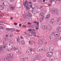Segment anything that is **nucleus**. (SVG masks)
Masks as SVG:
<instances>
[{"label":"nucleus","instance_id":"1","mask_svg":"<svg viewBox=\"0 0 61 61\" xmlns=\"http://www.w3.org/2000/svg\"><path fill=\"white\" fill-rule=\"evenodd\" d=\"M57 24L60 25L61 23V17H59L57 18Z\"/></svg>","mask_w":61,"mask_h":61},{"label":"nucleus","instance_id":"2","mask_svg":"<svg viewBox=\"0 0 61 61\" xmlns=\"http://www.w3.org/2000/svg\"><path fill=\"white\" fill-rule=\"evenodd\" d=\"M53 52H49L47 54V56L48 57H50L53 55Z\"/></svg>","mask_w":61,"mask_h":61},{"label":"nucleus","instance_id":"3","mask_svg":"<svg viewBox=\"0 0 61 61\" xmlns=\"http://www.w3.org/2000/svg\"><path fill=\"white\" fill-rule=\"evenodd\" d=\"M26 53L27 54L29 55H31L32 54V52L30 50H28L26 51Z\"/></svg>","mask_w":61,"mask_h":61},{"label":"nucleus","instance_id":"4","mask_svg":"<svg viewBox=\"0 0 61 61\" xmlns=\"http://www.w3.org/2000/svg\"><path fill=\"white\" fill-rule=\"evenodd\" d=\"M42 50H43V49H42V47L41 46H40L38 47L37 49V51L38 52H40V51H41Z\"/></svg>","mask_w":61,"mask_h":61},{"label":"nucleus","instance_id":"5","mask_svg":"<svg viewBox=\"0 0 61 61\" xmlns=\"http://www.w3.org/2000/svg\"><path fill=\"white\" fill-rule=\"evenodd\" d=\"M49 50L50 51H53L54 50V48L53 46H51L49 48Z\"/></svg>","mask_w":61,"mask_h":61},{"label":"nucleus","instance_id":"6","mask_svg":"<svg viewBox=\"0 0 61 61\" xmlns=\"http://www.w3.org/2000/svg\"><path fill=\"white\" fill-rule=\"evenodd\" d=\"M57 31L59 32H61V27H58L57 28Z\"/></svg>","mask_w":61,"mask_h":61},{"label":"nucleus","instance_id":"7","mask_svg":"<svg viewBox=\"0 0 61 61\" xmlns=\"http://www.w3.org/2000/svg\"><path fill=\"white\" fill-rule=\"evenodd\" d=\"M47 29L48 30H51V26L49 25L47 26Z\"/></svg>","mask_w":61,"mask_h":61},{"label":"nucleus","instance_id":"8","mask_svg":"<svg viewBox=\"0 0 61 61\" xmlns=\"http://www.w3.org/2000/svg\"><path fill=\"white\" fill-rule=\"evenodd\" d=\"M50 58H51V60H52V61H53V60H55V58L54 56H52L49 59H50Z\"/></svg>","mask_w":61,"mask_h":61},{"label":"nucleus","instance_id":"9","mask_svg":"<svg viewBox=\"0 0 61 61\" xmlns=\"http://www.w3.org/2000/svg\"><path fill=\"white\" fill-rule=\"evenodd\" d=\"M55 23V20H50V23L51 24H53Z\"/></svg>","mask_w":61,"mask_h":61},{"label":"nucleus","instance_id":"10","mask_svg":"<svg viewBox=\"0 0 61 61\" xmlns=\"http://www.w3.org/2000/svg\"><path fill=\"white\" fill-rule=\"evenodd\" d=\"M43 41H40V42H39V45H40V46H41L43 44Z\"/></svg>","mask_w":61,"mask_h":61},{"label":"nucleus","instance_id":"11","mask_svg":"<svg viewBox=\"0 0 61 61\" xmlns=\"http://www.w3.org/2000/svg\"><path fill=\"white\" fill-rule=\"evenodd\" d=\"M50 14L48 15L46 17V19H48V18H49L50 17Z\"/></svg>","mask_w":61,"mask_h":61},{"label":"nucleus","instance_id":"12","mask_svg":"<svg viewBox=\"0 0 61 61\" xmlns=\"http://www.w3.org/2000/svg\"><path fill=\"white\" fill-rule=\"evenodd\" d=\"M8 5V2H6L5 3L4 5L5 6H7Z\"/></svg>","mask_w":61,"mask_h":61},{"label":"nucleus","instance_id":"13","mask_svg":"<svg viewBox=\"0 0 61 61\" xmlns=\"http://www.w3.org/2000/svg\"><path fill=\"white\" fill-rule=\"evenodd\" d=\"M14 50H19V48H18L17 47L16 49V48L14 47L13 49Z\"/></svg>","mask_w":61,"mask_h":61},{"label":"nucleus","instance_id":"14","mask_svg":"<svg viewBox=\"0 0 61 61\" xmlns=\"http://www.w3.org/2000/svg\"><path fill=\"white\" fill-rule=\"evenodd\" d=\"M21 44L22 45H25V42L24 41H22L21 42Z\"/></svg>","mask_w":61,"mask_h":61},{"label":"nucleus","instance_id":"15","mask_svg":"<svg viewBox=\"0 0 61 61\" xmlns=\"http://www.w3.org/2000/svg\"><path fill=\"white\" fill-rule=\"evenodd\" d=\"M47 27L46 26H43V28H44V29H46Z\"/></svg>","mask_w":61,"mask_h":61},{"label":"nucleus","instance_id":"16","mask_svg":"<svg viewBox=\"0 0 61 61\" xmlns=\"http://www.w3.org/2000/svg\"><path fill=\"white\" fill-rule=\"evenodd\" d=\"M17 42H19V36H18L17 38Z\"/></svg>","mask_w":61,"mask_h":61},{"label":"nucleus","instance_id":"17","mask_svg":"<svg viewBox=\"0 0 61 61\" xmlns=\"http://www.w3.org/2000/svg\"><path fill=\"white\" fill-rule=\"evenodd\" d=\"M25 18H28V15L27 14V15H25Z\"/></svg>","mask_w":61,"mask_h":61},{"label":"nucleus","instance_id":"18","mask_svg":"<svg viewBox=\"0 0 61 61\" xmlns=\"http://www.w3.org/2000/svg\"><path fill=\"white\" fill-rule=\"evenodd\" d=\"M36 58L38 60H39V59H40V58H39L37 56H36Z\"/></svg>","mask_w":61,"mask_h":61},{"label":"nucleus","instance_id":"19","mask_svg":"<svg viewBox=\"0 0 61 61\" xmlns=\"http://www.w3.org/2000/svg\"><path fill=\"white\" fill-rule=\"evenodd\" d=\"M35 6H36V7H34V8H35V9H36V7L37 8H38V7H37V6H38L37 4H35Z\"/></svg>","mask_w":61,"mask_h":61},{"label":"nucleus","instance_id":"20","mask_svg":"<svg viewBox=\"0 0 61 61\" xmlns=\"http://www.w3.org/2000/svg\"><path fill=\"white\" fill-rule=\"evenodd\" d=\"M42 0H38V2L39 3H42Z\"/></svg>","mask_w":61,"mask_h":61},{"label":"nucleus","instance_id":"21","mask_svg":"<svg viewBox=\"0 0 61 61\" xmlns=\"http://www.w3.org/2000/svg\"><path fill=\"white\" fill-rule=\"evenodd\" d=\"M40 18L44 20L45 19V17L44 16H42Z\"/></svg>","mask_w":61,"mask_h":61},{"label":"nucleus","instance_id":"22","mask_svg":"<svg viewBox=\"0 0 61 61\" xmlns=\"http://www.w3.org/2000/svg\"><path fill=\"white\" fill-rule=\"evenodd\" d=\"M29 16L30 17H32V14H31V13H30L29 14Z\"/></svg>","mask_w":61,"mask_h":61},{"label":"nucleus","instance_id":"23","mask_svg":"<svg viewBox=\"0 0 61 61\" xmlns=\"http://www.w3.org/2000/svg\"><path fill=\"white\" fill-rule=\"evenodd\" d=\"M9 56H10V57H12V56H13V54H9Z\"/></svg>","mask_w":61,"mask_h":61},{"label":"nucleus","instance_id":"24","mask_svg":"<svg viewBox=\"0 0 61 61\" xmlns=\"http://www.w3.org/2000/svg\"><path fill=\"white\" fill-rule=\"evenodd\" d=\"M31 61H36V60H35V59L34 58H32L31 59Z\"/></svg>","mask_w":61,"mask_h":61},{"label":"nucleus","instance_id":"25","mask_svg":"<svg viewBox=\"0 0 61 61\" xmlns=\"http://www.w3.org/2000/svg\"><path fill=\"white\" fill-rule=\"evenodd\" d=\"M33 44H34V42L33 41H31L30 42V45H33Z\"/></svg>","mask_w":61,"mask_h":61},{"label":"nucleus","instance_id":"26","mask_svg":"<svg viewBox=\"0 0 61 61\" xmlns=\"http://www.w3.org/2000/svg\"><path fill=\"white\" fill-rule=\"evenodd\" d=\"M40 15L41 16H43L44 15V13L43 12H41L40 13Z\"/></svg>","mask_w":61,"mask_h":61},{"label":"nucleus","instance_id":"27","mask_svg":"<svg viewBox=\"0 0 61 61\" xmlns=\"http://www.w3.org/2000/svg\"><path fill=\"white\" fill-rule=\"evenodd\" d=\"M29 36H33V34H32L30 32Z\"/></svg>","mask_w":61,"mask_h":61},{"label":"nucleus","instance_id":"28","mask_svg":"<svg viewBox=\"0 0 61 61\" xmlns=\"http://www.w3.org/2000/svg\"><path fill=\"white\" fill-rule=\"evenodd\" d=\"M28 3V1H27V0H26L25 1V5H26Z\"/></svg>","mask_w":61,"mask_h":61},{"label":"nucleus","instance_id":"29","mask_svg":"<svg viewBox=\"0 0 61 61\" xmlns=\"http://www.w3.org/2000/svg\"><path fill=\"white\" fill-rule=\"evenodd\" d=\"M11 30V31H15V30L14 29H12Z\"/></svg>","mask_w":61,"mask_h":61},{"label":"nucleus","instance_id":"30","mask_svg":"<svg viewBox=\"0 0 61 61\" xmlns=\"http://www.w3.org/2000/svg\"><path fill=\"white\" fill-rule=\"evenodd\" d=\"M51 12V13H52L53 14V13H54V12H55L54 11V10H52Z\"/></svg>","mask_w":61,"mask_h":61},{"label":"nucleus","instance_id":"31","mask_svg":"<svg viewBox=\"0 0 61 61\" xmlns=\"http://www.w3.org/2000/svg\"><path fill=\"white\" fill-rule=\"evenodd\" d=\"M7 57H8V60H9V59H12V58H11L9 56H8Z\"/></svg>","mask_w":61,"mask_h":61},{"label":"nucleus","instance_id":"32","mask_svg":"<svg viewBox=\"0 0 61 61\" xmlns=\"http://www.w3.org/2000/svg\"><path fill=\"white\" fill-rule=\"evenodd\" d=\"M30 27H32V28H34L35 27V25H31Z\"/></svg>","mask_w":61,"mask_h":61},{"label":"nucleus","instance_id":"33","mask_svg":"<svg viewBox=\"0 0 61 61\" xmlns=\"http://www.w3.org/2000/svg\"><path fill=\"white\" fill-rule=\"evenodd\" d=\"M10 9H11V10H13L14 9V8H13V7L10 6Z\"/></svg>","mask_w":61,"mask_h":61},{"label":"nucleus","instance_id":"34","mask_svg":"<svg viewBox=\"0 0 61 61\" xmlns=\"http://www.w3.org/2000/svg\"><path fill=\"white\" fill-rule=\"evenodd\" d=\"M44 20H43L42 19H41V18H40V22H43Z\"/></svg>","mask_w":61,"mask_h":61},{"label":"nucleus","instance_id":"35","mask_svg":"<svg viewBox=\"0 0 61 61\" xmlns=\"http://www.w3.org/2000/svg\"><path fill=\"white\" fill-rule=\"evenodd\" d=\"M10 50H12L13 49V46H12L10 48Z\"/></svg>","mask_w":61,"mask_h":61},{"label":"nucleus","instance_id":"36","mask_svg":"<svg viewBox=\"0 0 61 61\" xmlns=\"http://www.w3.org/2000/svg\"><path fill=\"white\" fill-rule=\"evenodd\" d=\"M26 7L27 9H30V8L27 6H26Z\"/></svg>","mask_w":61,"mask_h":61},{"label":"nucleus","instance_id":"37","mask_svg":"<svg viewBox=\"0 0 61 61\" xmlns=\"http://www.w3.org/2000/svg\"><path fill=\"white\" fill-rule=\"evenodd\" d=\"M21 52L20 51H19L18 52V54H21Z\"/></svg>","mask_w":61,"mask_h":61},{"label":"nucleus","instance_id":"38","mask_svg":"<svg viewBox=\"0 0 61 61\" xmlns=\"http://www.w3.org/2000/svg\"><path fill=\"white\" fill-rule=\"evenodd\" d=\"M23 5H24L25 7V6H26V5H25V2H23Z\"/></svg>","mask_w":61,"mask_h":61},{"label":"nucleus","instance_id":"39","mask_svg":"<svg viewBox=\"0 0 61 61\" xmlns=\"http://www.w3.org/2000/svg\"><path fill=\"white\" fill-rule=\"evenodd\" d=\"M30 6L33 9H34V8L33 7L32 5H30Z\"/></svg>","mask_w":61,"mask_h":61},{"label":"nucleus","instance_id":"40","mask_svg":"<svg viewBox=\"0 0 61 61\" xmlns=\"http://www.w3.org/2000/svg\"><path fill=\"white\" fill-rule=\"evenodd\" d=\"M35 27H39V25H36Z\"/></svg>","mask_w":61,"mask_h":61},{"label":"nucleus","instance_id":"41","mask_svg":"<svg viewBox=\"0 0 61 61\" xmlns=\"http://www.w3.org/2000/svg\"><path fill=\"white\" fill-rule=\"evenodd\" d=\"M6 30L7 31H9V30H10V28H8L6 29Z\"/></svg>","mask_w":61,"mask_h":61},{"label":"nucleus","instance_id":"42","mask_svg":"<svg viewBox=\"0 0 61 61\" xmlns=\"http://www.w3.org/2000/svg\"><path fill=\"white\" fill-rule=\"evenodd\" d=\"M1 7V9H0V10H3L4 9V7Z\"/></svg>","mask_w":61,"mask_h":61},{"label":"nucleus","instance_id":"43","mask_svg":"<svg viewBox=\"0 0 61 61\" xmlns=\"http://www.w3.org/2000/svg\"><path fill=\"white\" fill-rule=\"evenodd\" d=\"M16 31V32H20V30H17Z\"/></svg>","mask_w":61,"mask_h":61},{"label":"nucleus","instance_id":"44","mask_svg":"<svg viewBox=\"0 0 61 61\" xmlns=\"http://www.w3.org/2000/svg\"><path fill=\"white\" fill-rule=\"evenodd\" d=\"M48 5V6H51V5L50 4H49Z\"/></svg>","mask_w":61,"mask_h":61},{"label":"nucleus","instance_id":"45","mask_svg":"<svg viewBox=\"0 0 61 61\" xmlns=\"http://www.w3.org/2000/svg\"><path fill=\"white\" fill-rule=\"evenodd\" d=\"M19 26H20V27H21V26H22V24H19Z\"/></svg>","mask_w":61,"mask_h":61},{"label":"nucleus","instance_id":"46","mask_svg":"<svg viewBox=\"0 0 61 61\" xmlns=\"http://www.w3.org/2000/svg\"><path fill=\"white\" fill-rule=\"evenodd\" d=\"M37 22L36 21H34L33 22V23H34V24H36Z\"/></svg>","mask_w":61,"mask_h":61},{"label":"nucleus","instance_id":"47","mask_svg":"<svg viewBox=\"0 0 61 61\" xmlns=\"http://www.w3.org/2000/svg\"><path fill=\"white\" fill-rule=\"evenodd\" d=\"M56 14L57 15H58V12H56Z\"/></svg>","mask_w":61,"mask_h":61},{"label":"nucleus","instance_id":"48","mask_svg":"<svg viewBox=\"0 0 61 61\" xmlns=\"http://www.w3.org/2000/svg\"><path fill=\"white\" fill-rule=\"evenodd\" d=\"M14 24L15 25H17V23H14Z\"/></svg>","mask_w":61,"mask_h":61},{"label":"nucleus","instance_id":"49","mask_svg":"<svg viewBox=\"0 0 61 61\" xmlns=\"http://www.w3.org/2000/svg\"><path fill=\"white\" fill-rule=\"evenodd\" d=\"M10 2H14L15 1V0H10Z\"/></svg>","mask_w":61,"mask_h":61},{"label":"nucleus","instance_id":"50","mask_svg":"<svg viewBox=\"0 0 61 61\" xmlns=\"http://www.w3.org/2000/svg\"><path fill=\"white\" fill-rule=\"evenodd\" d=\"M2 29L3 30H4V29L2 27H1L0 28V29Z\"/></svg>","mask_w":61,"mask_h":61},{"label":"nucleus","instance_id":"51","mask_svg":"<svg viewBox=\"0 0 61 61\" xmlns=\"http://www.w3.org/2000/svg\"><path fill=\"white\" fill-rule=\"evenodd\" d=\"M13 36V34L12 33L10 35V36Z\"/></svg>","mask_w":61,"mask_h":61},{"label":"nucleus","instance_id":"52","mask_svg":"<svg viewBox=\"0 0 61 61\" xmlns=\"http://www.w3.org/2000/svg\"><path fill=\"white\" fill-rule=\"evenodd\" d=\"M26 27V25H23V26H22V27Z\"/></svg>","mask_w":61,"mask_h":61},{"label":"nucleus","instance_id":"53","mask_svg":"<svg viewBox=\"0 0 61 61\" xmlns=\"http://www.w3.org/2000/svg\"><path fill=\"white\" fill-rule=\"evenodd\" d=\"M27 24H28L29 25H31V23H30L29 22H28L27 23Z\"/></svg>","mask_w":61,"mask_h":61},{"label":"nucleus","instance_id":"54","mask_svg":"<svg viewBox=\"0 0 61 61\" xmlns=\"http://www.w3.org/2000/svg\"><path fill=\"white\" fill-rule=\"evenodd\" d=\"M36 23L37 25H38V24H39V22H37Z\"/></svg>","mask_w":61,"mask_h":61},{"label":"nucleus","instance_id":"55","mask_svg":"<svg viewBox=\"0 0 61 61\" xmlns=\"http://www.w3.org/2000/svg\"><path fill=\"white\" fill-rule=\"evenodd\" d=\"M33 2H36V0H33Z\"/></svg>","mask_w":61,"mask_h":61},{"label":"nucleus","instance_id":"56","mask_svg":"<svg viewBox=\"0 0 61 61\" xmlns=\"http://www.w3.org/2000/svg\"><path fill=\"white\" fill-rule=\"evenodd\" d=\"M30 32L28 33H26V35H28V36H29V34Z\"/></svg>","mask_w":61,"mask_h":61},{"label":"nucleus","instance_id":"57","mask_svg":"<svg viewBox=\"0 0 61 61\" xmlns=\"http://www.w3.org/2000/svg\"><path fill=\"white\" fill-rule=\"evenodd\" d=\"M53 41L54 42H56V39H54V40H53Z\"/></svg>","mask_w":61,"mask_h":61},{"label":"nucleus","instance_id":"58","mask_svg":"<svg viewBox=\"0 0 61 61\" xmlns=\"http://www.w3.org/2000/svg\"><path fill=\"white\" fill-rule=\"evenodd\" d=\"M2 48H3V47H0V51H1V49H2Z\"/></svg>","mask_w":61,"mask_h":61},{"label":"nucleus","instance_id":"59","mask_svg":"<svg viewBox=\"0 0 61 61\" xmlns=\"http://www.w3.org/2000/svg\"><path fill=\"white\" fill-rule=\"evenodd\" d=\"M22 61H25V59H24V58H23L22 59Z\"/></svg>","mask_w":61,"mask_h":61},{"label":"nucleus","instance_id":"60","mask_svg":"<svg viewBox=\"0 0 61 61\" xmlns=\"http://www.w3.org/2000/svg\"><path fill=\"white\" fill-rule=\"evenodd\" d=\"M54 12H57V10H54Z\"/></svg>","mask_w":61,"mask_h":61},{"label":"nucleus","instance_id":"61","mask_svg":"<svg viewBox=\"0 0 61 61\" xmlns=\"http://www.w3.org/2000/svg\"><path fill=\"white\" fill-rule=\"evenodd\" d=\"M32 31H36V30L34 29H32Z\"/></svg>","mask_w":61,"mask_h":61},{"label":"nucleus","instance_id":"62","mask_svg":"<svg viewBox=\"0 0 61 61\" xmlns=\"http://www.w3.org/2000/svg\"><path fill=\"white\" fill-rule=\"evenodd\" d=\"M20 38H21V39H23V38H24L23 37L21 36H20Z\"/></svg>","mask_w":61,"mask_h":61},{"label":"nucleus","instance_id":"63","mask_svg":"<svg viewBox=\"0 0 61 61\" xmlns=\"http://www.w3.org/2000/svg\"><path fill=\"white\" fill-rule=\"evenodd\" d=\"M32 29H29V31H31V30H32Z\"/></svg>","mask_w":61,"mask_h":61},{"label":"nucleus","instance_id":"64","mask_svg":"<svg viewBox=\"0 0 61 61\" xmlns=\"http://www.w3.org/2000/svg\"><path fill=\"white\" fill-rule=\"evenodd\" d=\"M10 42L11 44H12L13 43V42L11 41H10Z\"/></svg>","mask_w":61,"mask_h":61}]
</instances>
